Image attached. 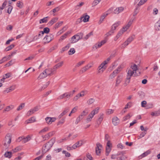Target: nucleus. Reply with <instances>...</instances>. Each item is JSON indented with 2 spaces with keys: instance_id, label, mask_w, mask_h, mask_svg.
Instances as JSON below:
<instances>
[{
  "instance_id": "1",
  "label": "nucleus",
  "mask_w": 160,
  "mask_h": 160,
  "mask_svg": "<svg viewBox=\"0 0 160 160\" xmlns=\"http://www.w3.org/2000/svg\"><path fill=\"white\" fill-rule=\"evenodd\" d=\"M138 69L137 65L133 63L131 64L129 68H127L126 70L127 75L126 80V83H129L132 77H135L137 75L136 74V71Z\"/></svg>"
},
{
  "instance_id": "2",
  "label": "nucleus",
  "mask_w": 160,
  "mask_h": 160,
  "mask_svg": "<svg viewBox=\"0 0 160 160\" xmlns=\"http://www.w3.org/2000/svg\"><path fill=\"white\" fill-rule=\"evenodd\" d=\"M100 109V108L99 107H97L95 109L93 110L88 116L87 118L86 119V122L87 123H88L90 122L93 118L94 116L98 113V112L99 110Z\"/></svg>"
},
{
  "instance_id": "3",
  "label": "nucleus",
  "mask_w": 160,
  "mask_h": 160,
  "mask_svg": "<svg viewBox=\"0 0 160 160\" xmlns=\"http://www.w3.org/2000/svg\"><path fill=\"white\" fill-rule=\"evenodd\" d=\"M83 36V33H80L73 36L71 38V42L72 43H74L78 42L81 39Z\"/></svg>"
},
{
  "instance_id": "4",
  "label": "nucleus",
  "mask_w": 160,
  "mask_h": 160,
  "mask_svg": "<svg viewBox=\"0 0 160 160\" xmlns=\"http://www.w3.org/2000/svg\"><path fill=\"white\" fill-rule=\"evenodd\" d=\"M53 144V142L52 141H50L48 143H46L43 148V151L45 152L48 151L52 146Z\"/></svg>"
},
{
  "instance_id": "5",
  "label": "nucleus",
  "mask_w": 160,
  "mask_h": 160,
  "mask_svg": "<svg viewBox=\"0 0 160 160\" xmlns=\"http://www.w3.org/2000/svg\"><path fill=\"white\" fill-rule=\"evenodd\" d=\"M39 109V107L38 106H36L28 111L27 112L26 115L27 116H29L34 114L35 112L38 111Z\"/></svg>"
},
{
  "instance_id": "6",
  "label": "nucleus",
  "mask_w": 160,
  "mask_h": 160,
  "mask_svg": "<svg viewBox=\"0 0 160 160\" xmlns=\"http://www.w3.org/2000/svg\"><path fill=\"white\" fill-rule=\"evenodd\" d=\"M89 17L88 15H86L85 14L80 18L78 19V20H79V22H80L82 21H83L84 22H86L89 21Z\"/></svg>"
},
{
  "instance_id": "7",
  "label": "nucleus",
  "mask_w": 160,
  "mask_h": 160,
  "mask_svg": "<svg viewBox=\"0 0 160 160\" xmlns=\"http://www.w3.org/2000/svg\"><path fill=\"white\" fill-rule=\"evenodd\" d=\"M53 39L52 35L46 36L43 39V42L44 44L48 43L50 42Z\"/></svg>"
},
{
  "instance_id": "8",
  "label": "nucleus",
  "mask_w": 160,
  "mask_h": 160,
  "mask_svg": "<svg viewBox=\"0 0 160 160\" xmlns=\"http://www.w3.org/2000/svg\"><path fill=\"white\" fill-rule=\"evenodd\" d=\"M96 146V152L97 155H99L101 152V150L102 148V146L99 143H97Z\"/></svg>"
},
{
  "instance_id": "9",
  "label": "nucleus",
  "mask_w": 160,
  "mask_h": 160,
  "mask_svg": "<svg viewBox=\"0 0 160 160\" xmlns=\"http://www.w3.org/2000/svg\"><path fill=\"white\" fill-rule=\"evenodd\" d=\"M107 42L106 39L102 41L101 42H99L96 43L94 45V47L96 49L100 48L102 45L105 44Z\"/></svg>"
},
{
  "instance_id": "10",
  "label": "nucleus",
  "mask_w": 160,
  "mask_h": 160,
  "mask_svg": "<svg viewBox=\"0 0 160 160\" xmlns=\"http://www.w3.org/2000/svg\"><path fill=\"white\" fill-rule=\"evenodd\" d=\"M84 143L83 140H81L80 141H78L75 143L74 144H73L72 146V148L73 149H75L77 148L78 147H79L81 146Z\"/></svg>"
},
{
  "instance_id": "11",
  "label": "nucleus",
  "mask_w": 160,
  "mask_h": 160,
  "mask_svg": "<svg viewBox=\"0 0 160 160\" xmlns=\"http://www.w3.org/2000/svg\"><path fill=\"white\" fill-rule=\"evenodd\" d=\"M11 134L10 133H8L5 137V145L8 144H9L11 142Z\"/></svg>"
},
{
  "instance_id": "12",
  "label": "nucleus",
  "mask_w": 160,
  "mask_h": 160,
  "mask_svg": "<svg viewBox=\"0 0 160 160\" xmlns=\"http://www.w3.org/2000/svg\"><path fill=\"white\" fill-rule=\"evenodd\" d=\"M103 114L102 113H101L99 116V118L97 120V124L96 125V127H98L99 126V125L101 124V122L103 119Z\"/></svg>"
},
{
  "instance_id": "13",
  "label": "nucleus",
  "mask_w": 160,
  "mask_h": 160,
  "mask_svg": "<svg viewBox=\"0 0 160 160\" xmlns=\"http://www.w3.org/2000/svg\"><path fill=\"white\" fill-rule=\"evenodd\" d=\"M125 63H122L115 70V71L118 73L121 71L122 69L125 67Z\"/></svg>"
},
{
  "instance_id": "14",
  "label": "nucleus",
  "mask_w": 160,
  "mask_h": 160,
  "mask_svg": "<svg viewBox=\"0 0 160 160\" xmlns=\"http://www.w3.org/2000/svg\"><path fill=\"white\" fill-rule=\"evenodd\" d=\"M123 10L124 8L122 7L118 8L114 10L113 13L115 14H118L122 11Z\"/></svg>"
},
{
  "instance_id": "15",
  "label": "nucleus",
  "mask_w": 160,
  "mask_h": 160,
  "mask_svg": "<svg viewBox=\"0 0 160 160\" xmlns=\"http://www.w3.org/2000/svg\"><path fill=\"white\" fill-rule=\"evenodd\" d=\"M133 21V20H130L128 22V23L127 24L125 27H124L123 28V29L124 30V31H126L130 27L132 24Z\"/></svg>"
},
{
  "instance_id": "16",
  "label": "nucleus",
  "mask_w": 160,
  "mask_h": 160,
  "mask_svg": "<svg viewBox=\"0 0 160 160\" xmlns=\"http://www.w3.org/2000/svg\"><path fill=\"white\" fill-rule=\"evenodd\" d=\"M85 94L84 92L82 91L74 97L73 100L74 101H77L80 97L83 96Z\"/></svg>"
},
{
  "instance_id": "17",
  "label": "nucleus",
  "mask_w": 160,
  "mask_h": 160,
  "mask_svg": "<svg viewBox=\"0 0 160 160\" xmlns=\"http://www.w3.org/2000/svg\"><path fill=\"white\" fill-rule=\"evenodd\" d=\"M106 67H103L99 65L98 68V73L99 74L102 73L106 69Z\"/></svg>"
},
{
  "instance_id": "18",
  "label": "nucleus",
  "mask_w": 160,
  "mask_h": 160,
  "mask_svg": "<svg viewBox=\"0 0 160 160\" xmlns=\"http://www.w3.org/2000/svg\"><path fill=\"white\" fill-rule=\"evenodd\" d=\"M112 122L114 125L116 126L119 123V120L117 117H116L113 118Z\"/></svg>"
},
{
  "instance_id": "19",
  "label": "nucleus",
  "mask_w": 160,
  "mask_h": 160,
  "mask_svg": "<svg viewBox=\"0 0 160 160\" xmlns=\"http://www.w3.org/2000/svg\"><path fill=\"white\" fill-rule=\"evenodd\" d=\"M47 77V76L46 74V73L45 72L44 70L40 74L38 77V79H41L45 78Z\"/></svg>"
},
{
  "instance_id": "20",
  "label": "nucleus",
  "mask_w": 160,
  "mask_h": 160,
  "mask_svg": "<svg viewBox=\"0 0 160 160\" xmlns=\"http://www.w3.org/2000/svg\"><path fill=\"white\" fill-rule=\"evenodd\" d=\"M69 111V108H66L63 111V112L59 115L58 118H60L62 117L66 114Z\"/></svg>"
},
{
  "instance_id": "21",
  "label": "nucleus",
  "mask_w": 160,
  "mask_h": 160,
  "mask_svg": "<svg viewBox=\"0 0 160 160\" xmlns=\"http://www.w3.org/2000/svg\"><path fill=\"white\" fill-rule=\"evenodd\" d=\"M36 121L35 118L34 117H32L30 118L29 119L26 121L25 123L26 124L33 122Z\"/></svg>"
},
{
  "instance_id": "22",
  "label": "nucleus",
  "mask_w": 160,
  "mask_h": 160,
  "mask_svg": "<svg viewBox=\"0 0 160 160\" xmlns=\"http://www.w3.org/2000/svg\"><path fill=\"white\" fill-rule=\"evenodd\" d=\"M58 18H53L48 22V24L49 25H52L55 22H56L58 21Z\"/></svg>"
},
{
  "instance_id": "23",
  "label": "nucleus",
  "mask_w": 160,
  "mask_h": 160,
  "mask_svg": "<svg viewBox=\"0 0 160 160\" xmlns=\"http://www.w3.org/2000/svg\"><path fill=\"white\" fill-rule=\"evenodd\" d=\"M155 28L156 30H160V20L155 23Z\"/></svg>"
},
{
  "instance_id": "24",
  "label": "nucleus",
  "mask_w": 160,
  "mask_h": 160,
  "mask_svg": "<svg viewBox=\"0 0 160 160\" xmlns=\"http://www.w3.org/2000/svg\"><path fill=\"white\" fill-rule=\"evenodd\" d=\"M88 111L87 109H85L81 113L79 116L83 119L84 117L86 116L88 113Z\"/></svg>"
},
{
  "instance_id": "25",
  "label": "nucleus",
  "mask_w": 160,
  "mask_h": 160,
  "mask_svg": "<svg viewBox=\"0 0 160 160\" xmlns=\"http://www.w3.org/2000/svg\"><path fill=\"white\" fill-rule=\"evenodd\" d=\"M12 152L8 151L5 153L4 155L5 157L10 158L12 156Z\"/></svg>"
},
{
  "instance_id": "26",
  "label": "nucleus",
  "mask_w": 160,
  "mask_h": 160,
  "mask_svg": "<svg viewBox=\"0 0 160 160\" xmlns=\"http://www.w3.org/2000/svg\"><path fill=\"white\" fill-rule=\"evenodd\" d=\"M120 23V22H118L113 24L112 26L111 30L114 31V30L116 29V28L119 25Z\"/></svg>"
},
{
  "instance_id": "27",
  "label": "nucleus",
  "mask_w": 160,
  "mask_h": 160,
  "mask_svg": "<svg viewBox=\"0 0 160 160\" xmlns=\"http://www.w3.org/2000/svg\"><path fill=\"white\" fill-rule=\"evenodd\" d=\"M135 35H133L132 36L128 38L126 41L129 44L131 42H132L134 39Z\"/></svg>"
},
{
  "instance_id": "28",
  "label": "nucleus",
  "mask_w": 160,
  "mask_h": 160,
  "mask_svg": "<svg viewBox=\"0 0 160 160\" xmlns=\"http://www.w3.org/2000/svg\"><path fill=\"white\" fill-rule=\"evenodd\" d=\"M132 116V115L130 113L128 114L126 116H124L123 118V120L124 121H125L129 119Z\"/></svg>"
},
{
  "instance_id": "29",
  "label": "nucleus",
  "mask_w": 160,
  "mask_h": 160,
  "mask_svg": "<svg viewBox=\"0 0 160 160\" xmlns=\"http://www.w3.org/2000/svg\"><path fill=\"white\" fill-rule=\"evenodd\" d=\"M151 115L153 116H158L160 115V110L155 112H152Z\"/></svg>"
},
{
  "instance_id": "30",
  "label": "nucleus",
  "mask_w": 160,
  "mask_h": 160,
  "mask_svg": "<svg viewBox=\"0 0 160 160\" xmlns=\"http://www.w3.org/2000/svg\"><path fill=\"white\" fill-rule=\"evenodd\" d=\"M14 108V106L13 105H10L7 106L4 109V111H5L8 112L12 110Z\"/></svg>"
},
{
  "instance_id": "31",
  "label": "nucleus",
  "mask_w": 160,
  "mask_h": 160,
  "mask_svg": "<svg viewBox=\"0 0 160 160\" xmlns=\"http://www.w3.org/2000/svg\"><path fill=\"white\" fill-rule=\"evenodd\" d=\"M31 139L30 136L29 135L27 136L26 138L23 137V142L24 143H26L30 141Z\"/></svg>"
},
{
  "instance_id": "32",
  "label": "nucleus",
  "mask_w": 160,
  "mask_h": 160,
  "mask_svg": "<svg viewBox=\"0 0 160 160\" xmlns=\"http://www.w3.org/2000/svg\"><path fill=\"white\" fill-rule=\"evenodd\" d=\"M44 71L46 73L47 76H50L52 75L51 72V71L49 68L46 69L44 70Z\"/></svg>"
},
{
  "instance_id": "33",
  "label": "nucleus",
  "mask_w": 160,
  "mask_h": 160,
  "mask_svg": "<svg viewBox=\"0 0 160 160\" xmlns=\"http://www.w3.org/2000/svg\"><path fill=\"white\" fill-rule=\"evenodd\" d=\"M48 17H47L43 18L42 19H41L39 20V23L41 24L43 23H46L48 21L47 18H48Z\"/></svg>"
},
{
  "instance_id": "34",
  "label": "nucleus",
  "mask_w": 160,
  "mask_h": 160,
  "mask_svg": "<svg viewBox=\"0 0 160 160\" xmlns=\"http://www.w3.org/2000/svg\"><path fill=\"white\" fill-rule=\"evenodd\" d=\"M70 33V32H68L65 33L63 35L61 36L60 39L59 40H62L64 39L65 38H66L67 35Z\"/></svg>"
},
{
  "instance_id": "35",
  "label": "nucleus",
  "mask_w": 160,
  "mask_h": 160,
  "mask_svg": "<svg viewBox=\"0 0 160 160\" xmlns=\"http://www.w3.org/2000/svg\"><path fill=\"white\" fill-rule=\"evenodd\" d=\"M113 9V8H110L108 10H107V12L104 13L106 16H107L108 15L110 14L112 12Z\"/></svg>"
},
{
  "instance_id": "36",
  "label": "nucleus",
  "mask_w": 160,
  "mask_h": 160,
  "mask_svg": "<svg viewBox=\"0 0 160 160\" xmlns=\"http://www.w3.org/2000/svg\"><path fill=\"white\" fill-rule=\"evenodd\" d=\"M88 68L86 66H85L83 68H82L80 71V73H82L85 72H86L87 70H88Z\"/></svg>"
},
{
  "instance_id": "37",
  "label": "nucleus",
  "mask_w": 160,
  "mask_h": 160,
  "mask_svg": "<svg viewBox=\"0 0 160 160\" xmlns=\"http://www.w3.org/2000/svg\"><path fill=\"white\" fill-rule=\"evenodd\" d=\"M106 16H107L104 13L100 17V19L98 22V24H100L102 22L105 17Z\"/></svg>"
},
{
  "instance_id": "38",
  "label": "nucleus",
  "mask_w": 160,
  "mask_h": 160,
  "mask_svg": "<svg viewBox=\"0 0 160 160\" xmlns=\"http://www.w3.org/2000/svg\"><path fill=\"white\" fill-rule=\"evenodd\" d=\"M25 104L24 103H21L18 107L17 108V110L18 111H20L23 108L25 107Z\"/></svg>"
},
{
  "instance_id": "39",
  "label": "nucleus",
  "mask_w": 160,
  "mask_h": 160,
  "mask_svg": "<svg viewBox=\"0 0 160 160\" xmlns=\"http://www.w3.org/2000/svg\"><path fill=\"white\" fill-rule=\"evenodd\" d=\"M151 152V151L150 150H148L146 152H144L143 153H142L141 156V158L142 157H144L147 155H148V154H150Z\"/></svg>"
},
{
  "instance_id": "40",
  "label": "nucleus",
  "mask_w": 160,
  "mask_h": 160,
  "mask_svg": "<svg viewBox=\"0 0 160 160\" xmlns=\"http://www.w3.org/2000/svg\"><path fill=\"white\" fill-rule=\"evenodd\" d=\"M45 120L47 123L48 124H50L52 123L51 121V118L47 117L45 118Z\"/></svg>"
},
{
  "instance_id": "41",
  "label": "nucleus",
  "mask_w": 160,
  "mask_h": 160,
  "mask_svg": "<svg viewBox=\"0 0 160 160\" xmlns=\"http://www.w3.org/2000/svg\"><path fill=\"white\" fill-rule=\"evenodd\" d=\"M147 0H141L137 5V6L139 7L144 4Z\"/></svg>"
},
{
  "instance_id": "42",
  "label": "nucleus",
  "mask_w": 160,
  "mask_h": 160,
  "mask_svg": "<svg viewBox=\"0 0 160 160\" xmlns=\"http://www.w3.org/2000/svg\"><path fill=\"white\" fill-rule=\"evenodd\" d=\"M95 102V99L92 98L89 99L87 102V103L88 105L93 103Z\"/></svg>"
},
{
  "instance_id": "43",
  "label": "nucleus",
  "mask_w": 160,
  "mask_h": 160,
  "mask_svg": "<svg viewBox=\"0 0 160 160\" xmlns=\"http://www.w3.org/2000/svg\"><path fill=\"white\" fill-rule=\"evenodd\" d=\"M114 110L112 109H107L106 110V114L108 115L114 112Z\"/></svg>"
},
{
  "instance_id": "44",
  "label": "nucleus",
  "mask_w": 160,
  "mask_h": 160,
  "mask_svg": "<svg viewBox=\"0 0 160 160\" xmlns=\"http://www.w3.org/2000/svg\"><path fill=\"white\" fill-rule=\"evenodd\" d=\"M118 74L117 72L115 70L111 74L109 78H114L117 74Z\"/></svg>"
},
{
  "instance_id": "45",
  "label": "nucleus",
  "mask_w": 160,
  "mask_h": 160,
  "mask_svg": "<svg viewBox=\"0 0 160 160\" xmlns=\"http://www.w3.org/2000/svg\"><path fill=\"white\" fill-rule=\"evenodd\" d=\"M14 47V45L12 44L11 45L7 47L6 48L5 50L6 51H9L11 50V49H12V48H13Z\"/></svg>"
},
{
  "instance_id": "46",
  "label": "nucleus",
  "mask_w": 160,
  "mask_h": 160,
  "mask_svg": "<svg viewBox=\"0 0 160 160\" xmlns=\"http://www.w3.org/2000/svg\"><path fill=\"white\" fill-rule=\"evenodd\" d=\"M71 95V94L68 95L67 93H64L62 95L59 96L58 98V99H61L64 97H67L68 96H69V97H70Z\"/></svg>"
},
{
  "instance_id": "47",
  "label": "nucleus",
  "mask_w": 160,
  "mask_h": 160,
  "mask_svg": "<svg viewBox=\"0 0 160 160\" xmlns=\"http://www.w3.org/2000/svg\"><path fill=\"white\" fill-rule=\"evenodd\" d=\"M49 130V128L48 127H45L44 128L42 129L39 132V133H41L45 132H46Z\"/></svg>"
},
{
  "instance_id": "48",
  "label": "nucleus",
  "mask_w": 160,
  "mask_h": 160,
  "mask_svg": "<svg viewBox=\"0 0 160 160\" xmlns=\"http://www.w3.org/2000/svg\"><path fill=\"white\" fill-rule=\"evenodd\" d=\"M75 52V49L72 48H71L68 52V54L69 55H72Z\"/></svg>"
},
{
  "instance_id": "49",
  "label": "nucleus",
  "mask_w": 160,
  "mask_h": 160,
  "mask_svg": "<svg viewBox=\"0 0 160 160\" xmlns=\"http://www.w3.org/2000/svg\"><path fill=\"white\" fill-rule=\"evenodd\" d=\"M138 94L141 98H143L145 96L144 93L142 91H139L138 92Z\"/></svg>"
},
{
  "instance_id": "50",
  "label": "nucleus",
  "mask_w": 160,
  "mask_h": 160,
  "mask_svg": "<svg viewBox=\"0 0 160 160\" xmlns=\"http://www.w3.org/2000/svg\"><path fill=\"white\" fill-rule=\"evenodd\" d=\"M127 157L123 155H122L121 157H119L117 158V160H125L127 159Z\"/></svg>"
},
{
  "instance_id": "51",
  "label": "nucleus",
  "mask_w": 160,
  "mask_h": 160,
  "mask_svg": "<svg viewBox=\"0 0 160 160\" xmlns=\"http://www.w3.org/2000/svg\"><path fill=\"white\" fill-rule=\"evenodd\" d=\"M84 62H85L84 61H80V62H78V63H77V64L76 65V67H79V66L82 65V64H84Z\"/></svg>"
},
{
  "instance_id": "52",
  "label": "nucleus",
  "mask_w": 160,
  "mask_h": 160,
  "mask_svg": "<svg viewBox=\"0 0 160 160\" xmlns=\"http://www.w3.org/2000/svg\"><path fill=\"white\" fill-rule=\"evenodd\" d=\"M129 44L126 41L123 44H122L120 47L121 48H125Z\"/></svg>"
},
{
  "instance_id": "53",
  "label": "nucleus",
  "mask_w": 160,
  "mask_h": 160,
  "mask_svg": "<svg viewBox=\"0 0 160 160\" xmlns=\"http://www.w3.org/2000/svg\"><path fill=\"white\" fill-rule=\"evenodd\" d=\"M129 44L126 41L123 44H122L120 47L121 48H125Z\"/></svg>"
},
{
  "instance_id": "54",
  "label": "nucleus",
  "mask_w": 160,
  "mask_h": 160,
  "mask_svg": "<svg viewBox=\"0 0 160 160\" xmlns=\"http://www.w3.org/2000/svg\"><path fill=\"white\" fill-rule=\"evenodd\" d=\"M63 61H62L55 65V67L58 69L60 67H61L63 65Z\"/></svg>"
},
{
  "instance_id": "55",
  "label": "nucleus",
  "mask_w": 160,
  "mask_h": 160,
  "mask_svg": "<svg viewBox=\"0 0 160 160\" xmlns=\"http://www.w3.org/2000/svg\"><path fill=\"white\" fill-rule=\"evenodd\" d=\"M62 23L63 22L62 21L56 23L55 25V28L56 29L58 28L59 27L62 25Z\"/></svg>"
},
{
  "instance_id": "56",
  "label": "nucleus",
  "mask_w": 160,
  "mask_h": 160,
  "mask_svg": "<svg viewBox=\"0 0 160 160\" xmlns=\"http://www.w3.org/2000/svg\"><path fill=\"white\" fill-rule=\"evenodd\" d=\"M70 47V44H68L66 46L63 48L62 49V51H64L67 50Z\"/></svg>"
},
{
  "instance_id": "57",
  "label": "nucleus",
  "mask_w": 160,
  "mask_h": 160,
  "mask_svg": "<svg viewBox=\"0 0 160 160\" xmlns=\"http://www.w3.org/2000/svg\"><path fill=\"white\" fill-rule=\"evenodd\" d=\"M111 150V148L106 147V155L108 156Z\"/></svg>"
},
{
  "instance_id": "58",
  "label": "nucleus",
  "mask_w": 160,
  "mask_h": 160,
  "mask_svg": "<svg viewBox=\"0 0 160 160\" xmlns=\"http://www.w3.org/2000/svg\"><path fill=\"white\" fill-rule=\"evenodd\" d=\"M17 89V86L16 85H13L8 88V90H14Z\"/></svg>"
},
{
  "instance_id": "59",
  "label": "nucleus",
  "mask_w": 160,
  "mask_h": 160,
  "mask_svg": "<svg viewBox=\"0 0 160 160\" xmlns=\"http://www.w3.org/2000/svg\"><path fill=\"white\" fill-rule=\"evenodd\" d=\"M52 74H53L54 72H55L56 69H57V68L54 66L52 68H49Z\"/></svg>"
},
{
  "instance_id": "60",
  "label": "nucleus",
  "mask_w": 160,
  "mask_h": 160,
  "mask_svg": "<svg viewBox=\"0 0 160 160\" xmlns=\"http://www.w3.org/2000/svg\"><path fill=\"white\" fill-rule=\"evenodd\" d=\"M122 78L120 76H118L117 79L116 81V84H118L120 83L121 82V80H122Z\"/></svg>"
},
{
  "instance_id": "61",
  "label": "nucleus",
  "mask_w": 160,
  "mask_h": 160,
  "mask_svg": "<svg viewBox=\"0 0 160 160\" xmlns=\"http://www.w3.org/2000/svg\"><path fill=\"white\" fill-rule=\"evenodd\" d=\"M93 35V33L92 32H91L88 34L87 35H86L84 37V39L85 40H87L90 36L92 35Z\"/></svg>"
},
{
  "instance_id": "62",
  "label": "nucleus",
  "mask_w": 160,
  "mask_h": 160,
  "mask_svg": "<svg viewBox=\"0 0 160 160\" xmlns=\"http://www.w3.org/2000/svg\"><path fill=\"white\" fill-rule=\"evenodd\" d=\"M62 152L63 154H65L66 157H69L70 156V154L66 151L64 150L62 151Z\"/></svg>"
},
{
  "instance_id": "63",
  "label": "nucleus",
  "mask_w": 160,
  "mask_h": 160,
  "mask_svg": "<svg viewBox=\"0 0 160 160\" xmlns=\"http://www.w3.org/2000/svg\"><path fill=\"white\" fill-rule=\"evenodd\" d=\"M21 149V147H16V148L12 150L14 152H18V151H20Z\"/></svg>"
},
{
  "instance_id": "64",
  "label": "nucleus",
  "mask_w": 160,
  "mask_h": 160,
  "mask_svg": "<svg viewBox=\"0 0 160 160\" xmlns=\"http://www.w3.org/2000/svg\"><path fill=\"white\" fill-rule=\"evenodd\" d=\"M78 109V107L76 106L74 107L72 110L71 112V113H74Z\"/></svg>"
}]
</instances>
